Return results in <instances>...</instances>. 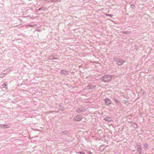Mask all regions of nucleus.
Wrapping results in <instances>:
<instances>
[{"mask_svg": "<svg viewBox=\"0 0 154 154\" xmlns=\"http://www.w3.org/2000/svg\"><path fill=\"white\" fill-rule=\"evenodd\" d=\"M114 60L116 62L118 66H121L125 62L123 60L120 59L117 57H115L113 58Z\"/></svg>", "mask_w": 154, "mask_h": 154, "instance_id": "1", "label": "nucleus"}, {"mask_svg": "<svg viewBox=\"0 0 154 154\" xmlns=\"http://www.w3.org/2000/svg\"><path fill=\"white\" fill-rule=\"evenodd\" d=\"M102 79L104 82H109L112 79V76L110 75H105L103 77Z\"/></svg>", "mask_w": 154, "mask_h": 154, "instance_id": "2", "label": "nucleus"}, {"mask_svg": "<svg viewBox=\"0 0 154 154\" xmlns=\"http://www.w3.org/2000/svg\"><path fill=\"white\" fill-rule=\"evenodd\" d=\"M105 104L107 106H109L111 104V101L109 98H105L104 100Z\"/></svg>", "mask_w": 154, "mask_h": 154, "instance_id": "3", "label": "nucleus"}, {"mask_svg": "<svg viewBox=\"0 0 154 154\" xmlns=\"http://www.w3.org/2000/svg\"><path fill=\"white\" fill-rule=\"evenodd\" d=\"M136 146H137V150L138 151L139 154H142V149L140 145L137 144Z\"/></svg>", "mask_w": 154, "mask_h": 154, "instance_id": "4", "label": "nucleus"}, {"mask_svg": "<svg viewBox=\"0 0 154 154\" xmlns=\"http://www.w3.org/2000/svg\"><path fill=\"white\" fill-rule=\"evenodd\" d=\"M82 119V118L81 116H77L74 117L73 119L74 121H79Z\"/></svg>", "mask_w": 154, "mask_h": 154, "instance_id": "5", "label": "nucleus"}, {"mask_svg": "<svg viewBox=\"0 0 154 154\" xmlns=\"http://www.w3.org/2000/svg\"><path fill=\"white\" fill-rule=\"evenodd\" d=\"M104 120L109 122L112 121V118L110 117H106L104 118Z\"/></svg>", "mask_w": 154, "mask_h": 154, "instance_id": "6", "label": "nucleus"}, {"mask_svg": "<svg viewBox=\"0 0 154 154\" xmlns=\"http://www.w3.org/2000/svg\"><path fill=\"white\" fill-rule=\"evenodd\" d=\"M95 85H89L87 86V90H91L94 89L95 87Z\"/></svg>", "mask_w": 154, "mask_h": 154, "instance_id": "7", "label": "nucleus"}, {"mask_svg": "<svg viewBox=\"0 0 154 154\" xmlns=\"http://www.w3.org/2000/svg\"><path fill=\"white\" fill-rule=\"evenodd\" d=\"M132 126L135 128H137V124L136 123H134L131 124Z\"/></svg>", "mask_w": 154, "mask_h": 154, "instance_id": "8", "label": "nucleus"}, {"mask_svg": "<svg viewBox=\"0 0 154 154\" xmlns=\"http://www.w3.org/2000/svg\"><path fill=\"white\" fill-rule=\"evenodd\" d=\"M113 100L114 101L117 103L118 104H119V103H120V101H118L115 98H113Z\"/></svg>", "mask_w": 154, "mask_h": 154, "instance_id": "9", "label": "nucleus"}, {"mask_svg": "<svg viewBox=\"0 0 154 154\" xmlns=\"http://www.w3.org/2000/svg\"><path fill=\"white\" fill-rule=\"evenodd\" d=\"M144 147L145 149H146L148 148V146L147 143H145L143 144Z\"/></svg>", "mask_w": 154, "mask_h": 154, "instance_id": "10", "label": "nucleus"}, {"mask_svg": "<svg viewBox=\"0 0 154 154\" xmlns=\"http://www.w3.org/2000/svg\"><path fill=\"white\" fill-rule=\"evenodd\" d=\"M130 7L133 9H134L135 8V5L134 4H131V5Z\"/></svg>", "mask_w": 154, "mask_h": 154, "instance_id": "11", "label": "nucleus"}, {"mask_svg": "<svg viewBox=\"0 0 154 154\" xmlns=\"http://www.w3.org/2000/svg\"><path fill=\"white\" fill-rule=\"evenodd\" d=\"M106 15L107 16H109V17H112L113 16V15H112V14H106Z\"/></svg>", "mask_w": 154, "mask_h": 154, "instance_id": "12", "label": "nucleus"}, {"mask_svg": "<svg viewBox=\"0 0 154 154\" xmlns=\"http://www.w3.org/2000/svg\"><path fill=\"white\" fill-rule=\"evenodd\" d=\"M123 33H125V34H128V32H126V31H124L123 32Z\"/></svg>", "mask_w": 154, "mask_h": 154, "instance_id": "13", "label": "nucleus"}, {"mask_svg": "<svg viewBox=\"0 0 154 154\" xmlns=\"http://www.w3.org/2000/svg\"><path fill=\"white\" fill-rule=\"evenodd\" d=\"M106 146L103 149L102 151L103 152V151L106 149Z\"/></svg>", "mask_w": 154, "mask_h": 154, "instance_id": "14", "label": "nucleus"}, {"mask_svg": "<svg viewBox=\"0 0 154 154\" xmlns=\"http://www.w3.org/2000/svg\"><path fill=\"white\" fill-rule=\"evenodd\" d=\"M103 146H104V145H101L100 146V149H101V148Z\"/></svg>", "mask_w": 154, "mask_h": 154, "instance_id": "15", "label": "nucleus"}, {"mask_svg": "<svg viewBox=\"0 0 154 154\" xmlns=\"http://www.w3.org/2000/svg\"><path fill=\"white\" fill-rule=\"evenodd\" d=\"M88 154H92L91 152H89V153H88Z\"/></svg>", "mask_w": 154, "mask_h": 154, "instance_id": "16", "label": "nucleus"}, {"mask_svg": "<svg viewBox=\"0 0 154 154\" xmlns=\"http://www.w3.org/2000/svg\"><path fill=\"white\" fill-rule=\"evenodd\" d=\"M81 154H85L83 152H80V153Z\"/></svg>", "mask_w": 154, "mask_h": 154, "instance_id": "17", "label": "nucleus"}, {"mask_svg": "<svg viewBox=\"0 0 154 154\" xmlns=\"http://www.w3.org/2000/svg\"><path fill=\"white\" fill-rule=\"evenodd\" d=\"M152 25L153 26H154V22H153V23H152Z\"/></svg>", "mask_w": 154, "mask_h": 154, "instance_id": "18", "label": "nucleus"}, {"mask_svg": "<svg viewBox=\"0 0 154 154\" xmlns=\"http://www.w3.org/2000/svg\"><path fill=\"white\" fill-rule=\"evenodd\" d=\"M153 82L154 83V77H153Z\"/></svg>", "mask_w": 154, "mask_h": 154, "instance_id": "19", "label": "nucleus"}, {"mask_svg": "<svg viewBox=\"0 0 154 154\" xmlns=\"http://www.w3.org/2000/svg\"><path fill=\"white\" fill-rule=\"evenodd\" d=\"M135 151V150H133V152H134Z\"/></svg>", "mask_w": 154, "mask_h": 154, "instance_id": "20", "label": "nucleus"}, {"mask_svg": "<svg viewBox=\"0 0 154 154\" xmlns=\"http://www.w3.org/2000/svg\"><path fill=\"white\" fill-rule=\"evenodd\" d=\"M127 119V120H129V119Z\"/></svg>", "mask_w": 154, "mask_h": 154, "instance_id": "21", "label": "nucleus"}]
</instances>
